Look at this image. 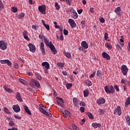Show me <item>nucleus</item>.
<instances>
[{"label": "nucleus", "mask_w": 130, "mask_h": 130, "mask_svg": "<svg viewBox=\"0 0 130 130\" xmlns=\"http://www.w3.org/2000/svg\"><path fill=\"white\" fill-rule=\"evenodd\" d=\"M92 126L94 127V128H97L98 127H100L101 126V124L98 123H93L92 124Z\"/></svg>", "instance_id": "nucleus-23"}, {"label": "nucleus", "mask_w": 130, "mask_h": 130, "mask_svg": "<svg viewBox=\"0 0 130 130\" xmlns=\"http://www.w3.org/2000/svg\"><path fill=\"white\" fill-rule=\"evenodd\" d=\"M55 7L57 11L60 9V6L58 5V3H57V2L55 3Z\"/></svg>", "instance_id": "nucleus-36"}, {"label": "nucleus", "mask_w": 130, "mask_h": 130, "mask_svg": "<svg viewBox=\"0 0 130 130\" xmlns=\"http://www.w3.org/2000/svg\"><path fill=\"white\" fill-rule=\"evenodd\" d=\"M121 39H120V42H124V39H123V36H121Z\"/></svg>", "instance_id": "nucleus-61"}, {"label": "nucleus", "mask_w": 130, "mask_h": 130, "mask_svg": "<svg viewBox=\"0 0 130 130\" xmlns=\"http://www.w3.org/2000/svg\"><path fill=\"white\" fill-rule=\"evenodd\" d=\"M3 110L7 113V114H10L11 113V112L9 110L8 108L6 107H4L3 108Z\"/></svg>", "instance_id": "nucleus-34"}, {"label": "nucleus", "mask_w": 130, "mask_h": 130, "mask_svg": "<svg viewBox=\"0 0 130 130\" xmlns=\"http://www.w3.org/2000/svg\"><path fill=\"white\" fill-rule=\"evenodd\" d=\"M16 99L19 101V102H22L23 100H22V96H21V94L19 92H17L16 94Z\"/></svg>", "instance_id": "nucleus-16"}, {"label": "nucleus", "mask_w": 130, "mask_h": 130, "mask_svg": "<svg viewBox=\"0 0 130 130\" xmlns=\"http://www.w3.org/2000/svg\"><path fill=\"white\" fill-rule=\"evenodd\" d=\"M19 81L20 83H22V84H25V80L23 79H19Z\"/></svg>", "instance_id": "nucleus-57"}, {"label": "nucleus", "mask_w": 130, "mask_h": 130, "mask_svg": "<svg viewBox=\"0 0 130 130\" xmlns=\"http://www.w3.org/2000/svg\"><path fill=\"white\" fill-rule=\"evenodd\" d=\"M57 66L59 68H60V69H62V67H63V63H60V62H58V63H57Z\"/></svg>", "instance_id": "nucleus-42"}, {"label": "nucleus", "mask_w": 130, "mask_h": 130, "mask_svg": "<svg viewBox=\"0 0 130 130\" xmlns=\"http://www.w3.org/2000/svg\"><path fill=\"white\" fill-rule=\"evenodd\" d=\"M4 89L6 91V92H8V93H13L12 89L7 87V86L4 87Z\"/></svg>", "instance_id": "nucleus-31"}, {"label": "nucleus", "mask_w": 130, "mask_h": 130, "mask_svg": "<svg viewBox=\"0 0 130 130\" xmlns=\"http://www.w3.org/2000/svg\"><path fill=\"white\" fill-rule=\"evenodd\" d=\"M127 82V80L126 79H122L121 80V84H125Z\"/></svg>", "instance_id": "nucleus-45"}, {"label": "nucleus", "mask_w": 130, "mask_h": 130, "mask_svg": "<svg viewBox=\"0 0 130 130\" xmlns=\"http://www.w3.org/2000/svg\"><path fill=\"white\" fill-rule=\"evenodd\" d=\"M48 47H49L53 54H56V53H57V51H56L55 47H54V45L52 44V42H49V45L48 46Z\"/></svg>", "instance_id": "nucleus-3"}, {"label": "nucleus", "mask_w": 130, "mask_h": 130, "mask_svg": "<svg viewBox=\"0 0 130 130\" xmlns=\"http://www.w3.org/2000/svg\"><path fill=\"white\" fill-rule=\"evenodd\" d=\"M105 91L106 93H109V94H113L114 92H115V90H114V87L113 85H107L105 87Z\"/></svg>", "instance_id": "nucleus-1"}, {"label": "nucleus", "mask_w": 130, "mask_h": 130, "mask_svg": "<svg viewBox=\"0 0 130 130\" xmlns=\"http://www.w3.org/2000/svg\"><path fill=\"white\" fill-rule=\"evenodd\" d=\"M129 104H130V98L128 97V98H127L126 101H125V105L126 107L127 106H128V105H129Z\"/></svg>", "instance_id": "nucleus-28"}, {"label": "nucleus", "mask_w": 130, "mask_h": 130, "mask_svg": "<svg viewBox=\"0 0 130 130\" xmlns=\"http://www.w3.org/2000/svg\"><path fill=\"white\" fill-rule=\"evenodd\" d=\"M66 87H67L68 90H69V89H70V88H72V87H73V84H72V83H68L66 85Z\"/></svg>", "instance_id": "nucleus-41"}, {"label": "nucleus", "mask_w": 130, "mask_h": 130, "mask_svg": "<svg viewBox=\"0 0 130 130\" xmlns=\"http://www.w3.org/2000/svg\"><path fill=\"white\" fill-rule=\"evenodd\" d=\"M81 45L84 49H88L89 48V46L88 45V43L87 42L83 41L81 42Z\"/></svg>", "instance_id": "nucleus-11"}, {"label": "nucleus", "mask_w": 130, "mask_h": 130, "mask_svg": "<svg viewBox=\"0 0 130 130\" xmlns=\"http://www.w3.org/2000/svg\"><path fill=\"white\" fill-rule=\"evenodd\" d=\"M14 68H15V69H18V68H19V65H18V63H15L14 64Z\"/></svg>", "instance_id": "nucleus-64"}, {"label": "nucleus", "mask_w": 130, "mask_h": 130, "mask_svg": "<svg viewBox=\"0 0 130 130\" xmlns=\"http://www.w3.org/2000/svg\"><path fill=\"white\" fill-rule=\"evenodd\" d=\"M87 115L90 118V119H93L94 118V116H93V114L92 113L88 112L87 113Z\"/></svg>", "instance_id": "nucleus-38"}, {"label": "nucleus", "mask_w": 130, "mask_h": 130, "mask_svg": "<svg viewBox=\"0 0 130 130\" xmlns=\"http://www.w3.org/2000/svg\"><path fill=\"white\" fill-rule=\"evenodd\" d=\"M63 114H65L64 117H68V116H71V112L69 111H64Z\"/></svg>", "instance_id": "nucleus-26"}, {"label": "nucleus", "mask_w": 130, "mask_h": 130, "mask_svg": "<svg viewBox=\"0 0 130 130\" xmlns=\"http://www.w3.org/2000/svg\"><path fill=\"white\" fill-rule=\"evenodd\" d=\"M14 117H15V118H16V119H18V120H21V117H20V116H18V115H14Z\"/></svg>", "instance_id": "nucleus-52"}, {"label": "nucleus", "mask_w": 130, "mask_h": 130, "mask_svg": "<svg viewBox=\"0 0 130 130\" xmlns=\"http://www.w3.org/2000/svg\"><path fill=\"white\" fill-rule=\"evenodd\" d=\"M11 12H12V13H17V12H18V8H17V7H12Z\"/></svg>", "instance_id": "nucleus-33"}, {"label": "nucleus", "mask_w": 130, "mask_h": 130, "mask_svg": "<svg viewBox=\"0 0 130 130\" xmlns=\"http://www.w3.org/2000/svg\"><path fill=\"white\" fill-rule=\"evenodd\" d=\"M9 124L10 126H13V125H14V122L13 121H9Z\"/></svg>", "instance_id": "nucleus-55"}, {"label": "nucleus", "mask_w": 130, "mask_h": 130, "mask_svg": "<svg viewBox=\"0 0 130 130\" xmlns=\"http://www.w3.org/2000/svg\"><path fill=\"white\" fill-rule=\"evenodd\" d=\"M42 22L43 23V26L45 27L46 29H47L48 31H49V30H50L49 25L45 24V21L43 20H42Z\"/></svg>", "instance_id": "nucleus-20"}, {"label": "nucleus", "mask_w": 130, "mask_h": 130, "mask_svg": "<svg viewBox=\"0 0 130 130\" xmlns=\"http://www.w3.org/2000/svg\"><path fill=\"white\" fill-rule=\"evenodd\" d=\"M1 63H2L3 64H6L7 63V66L8 67H11L12 66V62H11L9 59H4V60H0Z\"/></svg>", "instance_id": "nucleus-8"}, {"label": "nucleus", "mask_w": 130, "mask_h": 130, "mask_svg": "<svg viewBox=\"0 0 130 130\" xmlns=\"http://www.w3.org/2000/svg\"><path fill=\"white\" fill-rule=\"evenodd\" d=\"M42 66L43 67H44L45 69H47V70H48V69H49L50 68L49 63H48V62L47 61L43 62L42 63Z\"/></svg>", "instance_id": "nucleus-19"}, {"label": "nucleus", "mask_w": 130, "mask_h": 130, "mask_svg": "<svg viewBox=\"0 0 130 130\" xmlns=\"http://www.w3.org/2000/svg\"><path fill=\"white\" fill-rule=\"evenodd\" d=\"M73 101L74 106L78 107V106H79V100L76 98H74L73 99Z\"/></svg>", "instance_id": "nucleus-17"}, {"label": "nucleus", "mask_w": 130, "mask_h": 130, "mask_svg": "<svg viewBox=\"0 0 130 130\" xmlns=\"http://www.w3.org/2000/svg\"><path fill=\"white\" fill-rule=\"evenodd\" d=\"M105 46H106V47H107V48H108V49H111L112 46H111V45L110 44V43H107L105 44Z\"/></svg>", "instance_id": "nucleus-35"}, {"label": "nucleus", "mask_w": 130, "mask_h": 130, "mask_svg": "<svg viewBox=\"0 0 130 130\" xmlns=\"http://www.w3.org/2000/svg\"><path fill=\"white\" fill-rule=\"evenodd\" d=\"M13 109L15 111V112H16V113H18V112H20V111H21V109H20V106L18 105H13Z\"/></svg>", "instance_id": "nucleus-10"}, {"label": "nucleus", "mask_w": 130, "mask_h": 130, "mask_svg": "<svg viewBox=\"0 0 130 130\" xmlns=\"http://www.w3.org/2000/svg\"><path fill=\"white\" fill-rule=\"evenodd\" d=\"M28 47L29 48L30 51H31V52H35L36 48H35V46H34V45L29 44Z\"/></svg>", "instance_id": "nucleus-13"}, {"label": "nucleus", "mask_w": 130, "mask_h": 130, "mask_svg": "<svg viewBox=\"0 0 130 130\" xmlns=\"http://www.w3.org/2000/svg\"><path fill=\"white\" fill-rule=\"evenodd\" d=\"M78 13L80 15L81 14H82V13H83V9H80L79 10H78Z\"/></svg>", "instance_id": "nucleus-60"}, {"label": "nucleus", "mask_w": 130, "mask_h": 130, "mask_svg": "<svg viewBox=\"0 0 130 130\" xmlns=\"http://www.w3.org/2000/svg\"><path fill=\"white\" fill-rule=\"evenodd\" d=\"M27 35L28 32H27V31H24L23 33V36L24 39H26V40H29V38L28 37V36H27Z\"/></svg>", "instance_id": "nucleus-24"}, {"label": "nucleus", "mask_w": 130, "mask_h": 130, "mask_svg": "<svg viewBox=\"0 0 130 130\" xmlns=\"http://www.w3.org/2000/svg\"><path fill=\"white\" fill-rule=\"evenodd\" d=\"M114 114H118L119 116L121 115V108L120 106H118L117 109L115 110Z\"/></svg>", "instance_id": "nucleus-9"}, {"label": "nucleus", "mask_w": 130, "mask_h": 130, "mask_svg": "<svg viewBox=\"0 0 130 130\" xmlns=\"http://www.w3.org/2000/svg\"><path fill=\"white\" fill-rule=\"evenodd\" d=\"M0 48H1V49H2L3 50H6V49H7V43H6L3 41H0Z\"/></svg>", "instance_id": "nucleus-6"}, {"label": "nucleus", "mask_w": 130, "mask_h": 130, "mask_svg": "<svg viewBox=\"0 0 130 130\" xmlns=\"http://www.w3.org/2000/svg\"><path fill=\"white\" fill-rule=\"evenodd\" d=\"M24 17H25V13H22L17 15V18H18V19H23Z\"/></svg>", "instance_id": "nucleus-25"}, {"label": "nucleus", "mask_w": 130, "mask_h": 130, "mask_svg": "<svg viewBox=\"0 0 130 130\" xmlns=\"http://www.w3.org/2000/svg\"><path fill=\"white\" fill-rule=\"evenodd\" d=\"M89 12H90V13H94V8H90V10H89Z\"/></svg>", "instance_id": "nucleus-63"}, {"label": "nucleus", "mask_w": 130, "mask_h": 130, "mask_svg": "<svg viewBox=\"0 0 130 130\" xmlns=\"http://www.w3.org/2000/svg\"><path fill=\"white\" fill-rule=\"evenodd\" d=\"M57 102L59 106H63V101H57Z\"/></svg>", "instance_id": "nucleus-40"}, {"label": "nucleus", "mask_w": 130, "mask_h": 130, "mask_svg": "<svg viewBox=\"0 0 130 130\" xmlns=\"http://www.w3.org/2000/svg\"><path fill=\"white\" fill-rule=\"evenodd\" d=\"M69 12H70V13H71V14H73V13L76 12V10H75V9H74V8H69Z\"/></svg>", "instance_id": "nucleus-44"}, {"label": "nucleus", "mask_w": 130, "mask_h": 130, "mask_svg": "<svg viewBox=\"0 0 130 130\" xmlns=\"http://www.w3.org/2000/svg\"><path fill=\"white\" fill-rule=\"evenodd\" d=\"M80 109L81 112L83 113V112H85V108L84 107H81Z\"/></svg>", "instance_id": "nucleus-54"}, {"label": "nucleus", "mask_w": 130, "mask_h": 130, "mask_svg": "<svg viewBox=\"0 0 130 130\" xmlns=\"http://www.w3.org/2000/svg\"><path fill=\"white\" fill-rule=\"evenodd\" d=\"M40 110L47 116H49V114H50V113L48 112V110L46 109V108H44V107L43 108H40Z\"/></svg>", "instance_id": "nucleus-5"}, {"label": "nucleus", "mask_w": 130, "mask_h": 130, "mask_svg": "<svg viewBox=\"0 0 130 130\" xmlns=\"http://www.w3.org/2000/svg\"><path fill=\"white\" fill-rule=\"evenodd\" d=\"M40 49L42 50V53L44 54V55H45V48H44V43L43 42H42L40 45Z\"/></svg>", "instance_id": "nucleus-15"}, {"label": "nucleus", "mask_w": 130, "mask_h": 130, "mask_svg": "<svg viewBox=\"0 0 130 130\" xmlns=\"http://www.w3.org/2000/svg\"><path fill=\"white\" fill-rule=\"evenodd\" d=\"M63 34H64V35H68V34H69V30H68L66 29H63Z\"/></svg>", "instance_id": "nucleus-49"}, {"label": "nucleus", "mask_w": 130, "mask_h": 130, "mask_svg": "<svg viewBox=\"0 0 130 130\" xmlns=\"http://www.w3.org/2000/svg\"><path fill=\"white\" fill-rule=\"evenodd\" d=\"M121 71L124 76L127 75L128 72V68L125 65H122L121 68Z\"/></svg>", "instance_id": "nucleus-4"}, {"label": "nucleus", "mask_w": 130, "mask_h": 130, "mask_svg": "<svg viewBox=\"0 0 130 130\" xmlns=\"http://www.w3.org/2000/svg\"><path fill=\"white\" fill-rule=\"evenodd\" d=\"M30 81L31 82H32L33 83H34L35 86L38 87V88H39V87H40V84H39V82H38V81L32 79H30Z\"/></svg>", "instance_id": "nucleus-22"}, {"label": "nucleus", "mask_w": 130, "mask_h": 130, "mask_svg": "<svg viewBox=\"0 0 130 130\" xmlns=\"http://www.w3.org/2000/svg\"><path fill=\"white\" fill-rule=\"evenodd\" d=\"M71 15L73 18V19H78V14L76 12L71 13Z\"/></svg>", "instance_id": "nucleus-29"}, {"label": "nucleus", "mask_w": 130, "mask_h": 130, "mask_svg": "<svg viewBox=\"0 0 130 130\" xmlns=\"http://www.w3.org/2000/svg\"><path fill=\"white\" fill-rule=\"evenodd\" d=\"M105 102H106V101L104 98H100L96 101V103H98L99 105H101V104H104Z\"/></svg>", "instance_id": "nucleus-12"}, {"label": "nucleus", "mask_w": 130, "mask_h": 130, "mask_svg": "<svg viewBox=\"0 0 130 130\" xmlns=\"http://www.w3.org/2000/svg\"><path fill=\"white\" fill-rule=\"evenodd\" d=\"M72 127L74 130H77V126H76L74 124H72Z\"/></svg>", "instance_id": "nucleus-53"}, {"label": "nucleus", "mask_w": 130, "mask_h": 130, "mask_svg": "<svg viewBox=\"0 0 130 130\" xmlns=\"http://www.w3.org/2000/svg\"><path fill=\"white\" fill-rule=\"evenodd\" d=\"M4 4H3V2L0 1V11H2L3 9H4Z\"/></svg>", "instance_id": "nucleus-43"}, {"label": "nucleus", "mask_w": 130, "mask_h": 130, "mask_svg": "<svg viewBox=\"0 0 130 130\" xmlns=\"http://www.w3.org/2000/svg\"><path fill=\"white\" fill-rule=\"evenodd\" d=\"M44 41H45V43H46L47 46L48 47L49 45V41H48V40H47V39H45L44 40Z\"/></svg>", "instance_id": "nucleus-47"}, {"label": "nucleus", "mask_w": 130, "mask_h": 130, "mask_svg": "<svg viewBox=\"0 0 130 130\" xmlns=\"http://www.w3.org/2000/svg\"><path fill=\"white\" fill-rule=\"evenodd\" d=\"M125 118H126L127 123H128V125H130V116L127 115L125 117Z\"/></svg>", "instance_id": "nucleus-30"}, {"label": "nucleus", "mask_w": 130, "mask_h": 130, "mask_svg": "<svg viewBox=\"0 0 130 130\" xmlns=\"http://www.w3.org/2000/svg\"><path fill=\"white\" fill-rule=\"evenodd\" d=\"M64 54L67 57V58H71L72 57V55H71V53L69 52H65Z\"/></svg>", "instance_id": "nucleus-37"}, {"label": "nucleus", "mask_w": 130, "mask_h": 130, "mask_svg": "<svg viewBox=\"0 0 130 130\" xmlns=\"http://www.w3.org/2000/svg\"><path fill=\"white\" fill-rule=\"evenodd\" d=\"M116 48H117L118 50H121V47H120V45H116Z\"/></svg>", "instance_id": "nucleus-58"}, {"label": "nucleus", "mask_w": 130, "mask_h": 130, "mask_svg": "<svg viewBox=\"0 0 130 130\" xmlns=\"http://www.w3.org/2000/svg\"><path fill=\"white\" fill-rule=\"evenodd\" d=\"M23 107L26 113H28L29 115H31V114H32L31 111H30V110H29V108H28V107H27L26 106H23Z\"/></svg>", "instance_id": "nucleus-21"}, {"label": "nucleus", "mask_w": 130, "mask_h": 130, "mask_svg": "<svg viewBox=\"0 0 130 130\" xmlns=\"http://www.w3.org/2000/svg\"><path fill=\"white\" fill-rule=\"evenodd\" d=\"M38 10L40 13L43 15H46V6L44 5L39 6Z\"/></svg>", "instance_id": "nucleus-2"}, {"label": "nucleus", "mask_w": 130, "mask_h": 130, "mask_svg": "<svg viewBox=\"0 0 130 130\" xmlns=\"http://www.w3.org/2000/svg\"><path fill=\"white\" fill-rule=\"evenodd\" d=\"M29 85L30 86H31V87H32V88H34L35 87V83L34 82H33L32 81H31L29 83Z\"/></svg>", "instance_id": "nucleus-46"}, {"label": "nucleus", "mask_w": 130, "mask_h": 130, "mask_svg": "<svg viewBox=\"0 0 130 130\" xmlns=\"http://www.w3.org/2000/svg\"><path fill=\"white\" fill-rule=\"evenodd\" d=\"M99 21L101 22V23H104V22H105V19H104L103 17H101L99 19Z\"/></svg>", "instance_id": "nucleus-48"}, {"label": "nucleus", "mask_w": 130, "mask_h": 130, "mask_svg": "<svg viewBox=\"0 0 130 130\" xmlns=\"http://www.w3.org/2000/svg\"><path fill=\"white\" fill-rule=\"evenodd\" d=\"M66 1L68 5H71V3H72V0H66Z\"/></svg>", "instance_id": "nucleus-59"}, {"label": "nucleus", "mask_w": 130, "mask_h": 130, "mask_svg": "<svg viewBox=\"0 0 130 130\" xmlns=\"http://www.w3.org/2000/svg\"><path fill=\"white\" fill-rule=\"evenodd\" d=\"M80 106H83V107L86 106V104H85V103L83 102H81V103H80Z\"/></svg>", "instance_id": "nucleus-56"}, {"label": "nucleus", "mask_w": 130, "mask_h": 130, "mask_svg": "<svg viewBox=\"0 0 130 130\" xmlns=\"http://www.w3.org/2000/svg\"><path fill=\"white\" fill-rule=\"evenodd\" d=\"M98 112H99L100 114H104L105 111L103 109H100L98 110Z\"/></svg>", "instance_id": "nucleus-39"}, {"label": "nucleus", "mask_w": 130, "mask_h": 130, "mask_svg": "<svg viewBox=\"0 0 130 130\" xmlns=\"http://www.w3.org/2000/svg\"><path fill=\"white\" fill-rule=\"evenodd\" d=\"M114 88L117 92H119V88L118 87V86H117V85H114Z\"/></svg>", "instance_id": "nucleus-50"}, {"label": "nucleus", "mask_w": 130, "mask_h": 130, "mask_svg": "<svg viewBox=\"0 0 130 130\" xmlns=\"http://www.w3.org/2000/svg\"><path fill=\"white\" fill-rule=\"evenodd\" d=\"M84 93V97H88V95H89V91L87 89H85L83 91Z\"/></svg>", "instance_id": "nucleus-32"}, {"label": "nucleus", "mask_w": 130, "mask_h": 130, "mask_svg": "<svg viewBox=\"0 0 130 130\" xmlns=\"http://www.w3.org/2000/svg\"><path fill=\"white\" fill-rule=\"evenodd\" d=\"M68 23H69L72 28H76L77 26V24H76V22H75V21H74L73 19H69L68 20Z\"/></svg>", "instance_id": "nucleus-7"}, {"label": "nucleus", "mask_w": 130, "mask_h": 130, "mask_svg": "<svg viewBox=\"0 0 130 130\" xmlns=\"http://www.w3.org/2000/svg\"><path fill=\"white\" fill-rule=\"evenodd\" d=\"M105 40H107V39H108V34L107 32H106L105 34Z\"/></svg>", "instance_id": "nucleus-51"}, {"label": "nucleus", "mask_w": 130, "mask_h": 130, "mask_svg": "<svg viewBox=\"0 0 130 130\" xmlns=\"http://www.w3.org/2000/svg\"><path fill=\"white\" fill-rule=\"evenodd\" d=\"M96 76L99 78H102V72L100 70L97 71Z\"/></svg>", "instance_id": "nucleus-27"}, {"label": "nucleus", "mask_w": 130, "mask_h": 130, "mask_svg": "<svg viewBox=\"0 0 130 130\" xmlns=\"http://www.w3.org/2000/svg\"><path fill=\"white\" fill-rule=\"evenodd\" d=\"M79 49L80 51H85V50H84V48H83V47H80Z\"/></svg>", "instance_id": "nucleus-62"}, {"label": "nucleus", "mask_w": 130, "mask_h": 130, "mask_svg": "<svg viewBox=\"0 0 130 130\" xmlns=\"http://www.w3.org/2000/svg\"><path fill=\"white\" fill-rule=\"evenodd\" d=\"M114 12L115 13H116V15L119 17L120 16V12H121V9L120 8V7H118L116 8Z\"/></svg>", "instance_id": "nucleus-18"}, {"label": "nucleus", "mask_w": 130, "mask_h": 130, "mask_svg": "<svg viewBox=\"0 0 130 130\" xmlns=\"http://www.w3.org/2000/svg\"><path fill=\"white\" fill-rule=\"evenodd\" d=\"M102 56L104 58H106L107 60H109L110 59V56L107 54L106 52H104L102 53Z\"/></svg>", "instance_id": "nucleus-14"}]
</instances>
